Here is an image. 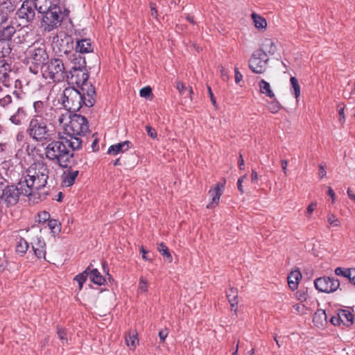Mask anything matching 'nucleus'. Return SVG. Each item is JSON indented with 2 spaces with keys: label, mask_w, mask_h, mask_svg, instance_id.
<instances>
[{
  "label": "nucleus",
  "mask_w": 355,
  "mask_h": 355,
  "mask_svg": "<svg viewBox=\"0 0 355 355\" xmlns=\"http://www.w3.org/2000/svg\"><path fill=\"white\" fill-rule=\"evenodd\" d=\"M83 140L59 133L58 140H51L44 148L46 158L61 168H71L77 164L74 151L82 148Z\"/></svg>",
  "instance_id": "obj_1"
},
{
  "label": "nucleus",
  "mask_w": 355,
  "mask_h": 355,
  "mask_svg": "<svg viewBox=\"0 0 355 355\" xmlns=\"http://www.w3.org/2000/svg\"><path fill=\"white\" fill-rule=\"evenodd\" d=\"M96 91L94 86L80 87H69L63 91L62 105L69 112L75 113L83 105L92 107L96 102Z\"/></svg>",
  "instance_id": "obj_2"
},
{
  "label": "nucleus",
  "mask_w": 355,
  "mask_h": 355,
  "mask_svg": "<svg viewBox=\"0 0 355 355\" xmlns=\"http://www.w3.org/2000/svg\"><path fill=\"white\" fill-rule=\"evenodd\" d=\"M24 184L28 186L34 195L36 191L44 188L49 178V168L43 160L33 162L26 171Z\"/></svg>",
  "instance_id": "obj_3"
},
{
  "label": "nucleus",
  "mask_w": 355,
  "mask_h": 355,
  "mask_svg": "<svg viewBox=\"0 0 355 355\" xmlns=\"http://www.w3.org/2000/svg\"><path fill=\"white\" fill-rule=\"evenodd\" d=\"M33 196L32 190L20 181L17 184L0 182V205L10 207L16 205L21 196Z\"/></svg>",
  "instance_id": "obj_4"
},
{
  "label": "nucleus",
  "mask_w": 355,
  "mask_h": 355,
  "mask_svg": "<svg viewBox=\"0 0 355 355\" xmlns=\"http://www.w3.org/2000/svg\"><path fill=\"white\" fill-rule=\"evenodd\" d=\"M53 119L31 117L26 132L28 137L37 143H48L53 139V130L49 127Z\"/></svg>",
  "instance_id": "obj_5"
},
{
  "label": "nucleus",
  "mask_w": 355,
  "mask_h": 355,
  "mask_svg": "<svg viewBox=\"0 0 355 355\" xmlns=\"http://www.w3.org/2000/svg\"><path fill=\"white\" fill-rule=\"evenodd\" d=\"M27 59L32 64L29 67L30 71L33 74H37L49 59L45 44L34 43L27 50Z\"/></svg>",
  "instance_id": "obj_6"
},
{
  "label": "nucleus",
  "mask_w": 355,
  "mask_h": 355,
  "mask_svg": "<svg viewBox=\"0 0 355 355\" xmlns=\"http://www.w3.org/2000/svg\"><path fill=\"white\" fill-rule=\"evenodd\" d=\"M69 11L59 6L53 7L46 12H41L43 15L41 25L45 31L51 32L61 26L65 17H67Z\"/></svg>",
  "instance_id": "obj_7"
},
{
  "label": "nucleus",
  "mask_w": 355,
  "mask_h": 355,
  "mask_svg": "<svg viewBox=\"0 0 355 355\" xmlns=\"http://www.w3.org/2000/svg\"><path fill=\"white\" fill-rule=\"evenodd\" d=\"M42 76L46 79L49 78L55 83L65 80L66 69L63 61L60 58H51L46 62L41 69Z\"/></svg>",
  "instance_id": "obj_8"
},
{
  "label": "nucleus",
  "mask_w": 355,
  "mask_h": 355,
  "mask_svg": "<svg viewBox=\"0 0 355 355\" xmlns=\"http://www.w3.org/2000/svg\"><path fill=\"white\" fill-rule=\"evenodd\" d=\"M69 119L68 124L64 123L66 127L62 135L76 139H81L80 137L85 135L89 131L87 119L85 116L76 113L69 116Z\"/></svg>",
  "instance_id": "obj_9"
},
{
  "label": "nucleus",
  "mask_w": 355,
  "mask_h": 355,
  "mask_svg": "<svg viewBox=\"0 0 355 355\" xmlns=\"http://www.w3.org/2000/svg\"><path fill=\"white\" fill-rule=\"evenodd\" d=\"M89 73L86 67H71L69 71L66 72L65 79L69 84H75L78 87L93 86L87 83Z\"/></svg>",
  "instance_id": "obj_10"
},
{
  "label": "nucleus",
  "mask_w": 355,
  "mask_h": 355,
  "mask_svg": "<svg viewBox=\"0 0 355 355\" xmlns=\"http://www.w3.org/2000/svg\"><path fill=\"white\" fill-rule=\"evenodd\" d=\"M35 4L33 1L24 0L21 6L16 12L17 18L21 21V24L25 26L29 23L33 22L35 17Z\"/></svg>",
  "instance_id": "obj_11"
},
{
  "label": "nucleus",
  "mask_w": 355,
  "mask_h": 355,
  "mask_svg": "<svg viewBox=\"0 0 355 355\" xmlns=\"http://www.w3.org/2000/svg\"><path fill=\"white\" fill-rule=\"evenodd\" d=\"M314 286L319 292L330 293L338 290L340 282L334 277L324 276L315 279Z\"/></svg>",
  "instance_id": "obj_12"
},
{
  "label": "nucleus",
  "mask_w": 355,
  "mask_h": 355,
  "mask_svg": "<svg viewBox=\"0 0 355 355\" xmlns=\"http://www.w3.org/2000/svg\"><path fill=\"white\" fill-rule=\"evenodd\" d=\"M268 61L269 58L266 55L255 51L249 60V68L255 73H263L266 70Z\"/></svg>",
  "instance_id": "obj_13"
},
{
  "label": "nucleus",
  "mask_w": 355,
  "mask_h": 355,
  "mask_svg": "<svg viewBox=\"0 0 355 355\" xmlns=\"http://www.w3.org/2000/svg\"><path fill=\"white\" fill-rule=\"evenodd\" d=\"M33 109L35 113L32 117H37L42 119H53L56 110L51 106L49 105L46 102L37 101L33 103Z\"/></svg>",
  "instance_id": "obj_14"
},
{
  "label": "nucleus",
  "mask_w": 355,
  "mask_h": 355,
  "mask_svg": "<svg viewBox=\"0 0 355 355\" xmlns=\"http://www.w3.org/2000/svg\"><path fill=\"white\" fill-rule=\"evenodd\" d=\"M225 184V180H223V182L217 183L213 188L209 191V194L211 197V201L207 205V209H212L216 206L219 202L220 198L223 194V189Z\"/></svg>",
  "instance_id": "obj_15"
},
{
  "label": "nucleus",
  "mask_w": 355,
  "mask_h": 355,
  "mask_svg": "<svg viewBox=\"0 0 355 355\" xmlns=\"http://www.w3.org/2000/svg\"><path fill=\"white\" fill-rule=\"evenodd\" d=\"M33 250L35 256L38 259H46V243L41 238L36 236L33 238L31 242Z\"/></svg>",
  "instance_id": "obj_16"
},
{
  "label": "nucleus",
  "mask_w": 355,
  "mask_h": 355,
  "mask_svg": "<svg viewBox=\"0 0 355 355\" xmlns=\"http://www.w3.org/2000/svg\"><path fill=\"white\" fill-rule=\"evenodd\" d=\"M277 51L275 41L270 38H265L262 40L260 48L257 51H261V54L268 55H274Z\"/></svg>",
  "instance_id": "obj_17"
},
{
  "label": "nucleus",
  "mask_w": 355,
  "mask_h": 355,
  "mask_svg": "<svg viewBox=\"0 0 355 355\" xmlns=\"http://www.w3.org/2000/svg\"><path fill=\"white\" fill-rule=\"evenodd\" d=\"M38 12H44L60 5V0H33Z\"/></svg>",
  "instance_id": "obj_18"
},
{
  "label": "nucleus",
  "mask_w": 355,
  "mask_h": 355,
  "mask_svg": "<svg viewBox=\"0 0 355 355\" xmlns=\"http://www.w3.org/2000/svg\"><path fill=\"white\" fill-rule=\"evenodd\" d=\"M15 112L10 116L9 121L14 125H21L25 120L27 113L22 106H17Z\"/></svg>",
  "instance_id": "obj_19"
},
{
  "label": "nucleus",
  "mask_w": 355,
  "mask_h": 355,
  "mask_svg": "<svg viewBox=\"0 0 355 355\" xmlns=\"http://www.w3.org/2000/svg\"><path fill=\"white\" fill-rule=\"evenodd\" d=\"M131 146L132 144L129 141L118 143L116 144L110 146L108 148L107 153L109 155H116L120 153H123L127 151Z\"/></svg>",
  "instance_id": "obj_20"
},
{
  "label": "nucleus",
  "mask_w": 355,
  "mask_h": 355,
  "mask_svg": "<svg viewBox=\"0 0 355 355\" xmlns=\"http://www.w3.org/2000/svg\"><path fill=\"white\" fill-rule=\"evenodd\" d=\"M335 274L338 276H343L355 285V268H343L338 267L335 269Z\"/></svg>",
  "instance_id": "obj_21"
},
{
  "label": "nucleus",
  "mask_w": 355,
  "mask_h": 355,
  "mask_svg": "<svg viewBox=\"0 0 355 355\" xmlns=\"http://www.w3.org/2000/svg\"><path fill=\"white\" fill-rule=\"evenodd\" d=\"M19 106L12 101V96L9 94L0 98V107L6 112H10Z\"/></svg>",
  "instance_id": "obj_22"
},
{
  "label": "nucleus",
  "mask_w": 355,
  "mask_h": 355,
  "mask_svg": "<svg viewBox=\"0 0 355 355\" xmlns=\"http://www.w3.org/2000/svg\"><path fill=\"white\" fill-rule=\"evenodd\" d=\"M76 51L80 53H86L93 51V47L92 46L90 40L83 39L78 40L76 42Z\"/></svg>",
  "instance_id": "obj_23"
},
{
  "label": "nucleus",
  "mask_w": 355,
  "mask_h": 355,
  "mask_svg": "<svg viewBox=\"0 0 355 355\" xmlns=\"http://www.w3.org/2000/svg\"><path fill=\"white\" fill-rule=\"evenodd\" d=\"M227 298L231 306L232 311L236 312L238 304V291L236 288L230 287L226 293Z\"/></svg>",
  "instance_id": "obj_24"
},
{
  "label": "nucleus",
  "mask_w": 355,
  "mask_h": 355,
  "mask_svg": "<svg viewBox=\"0 0 355 355\" xmlns=\"http://www.w3.org/2000/svg\"><path fill=\"white\" fill-rule=\"evenodd\" d=\"M301 278L302 274L300 270L298 269L292 271L288 276V284L292 291H295L297 288V286Z\"/></svg>",
  "instance_id": "obj_25"
},
{
  "label": "nucleus",
  "mask_w": 355,
  "mask_h": 355,
  "mask_svg": "<svg viewBox=\"0 0 355 355\" xmlns=\"http://www.w3.org/2000/svg\"><path fill=\"white\" fill-rule=\"evenodd\" d=\"M327 316L326 312L323 309H318L313 317V322L315 326L322 327L327 324Z\"/></svg>",
  "instance_id": "obj_26"
},
{
  "label": "nucleus",
  "mask_w": 355,
  "mask_h": 355,
  "mask_svg": "<svg viewBox=\"0 0 355 355\" xmlns=\"http://www.w3.org/2000/svg\"><path fill=\"white\" fill-rule=\"evenodd\" d=\"M16 33V28L12 25L3 27L0 29V40L11 42L12 37Z\"/></svg>",
  "instance_id": "obj_27"
},
{
  "label": "nucleus",
  "mask_w": 355,
  "mask_h": 355,
  "mask_svg": "<svg viewBox=\"0 0 355 355\" xmlns=\"http://www.w3.org/2000/svg\"><path fill=\"white\" fill-rule=\"evenodd\" d=\"M338 311V318L341 319L342 323L347 327L351 326L354 322V315L346 309H339Z\"/></svg>",
  "instance_id": "obj_28"
},
{
  "label": "nucleus",
  "mask_w": 355,
  "mask_h": 355,
  "mask_svg": "<svg viewBox=\"0 0 355 355\" xmlns=\"http://www.w3.org/2000/svg\"><path fill=\"white\" fill-rule=\"evenodd\" d=\"M79 173L78 170H73L72 168H69L67 173H64L63 178V183L67 186L69 187L73 184L78 175Z\"/></svg>",
  "instance_id": "obj_29"
},
{
  "label": "nucleus",
  "mask_w": 355,
  "mask_h": 355,
  "mask_svg": "<svg viewBox=\"0 0 355 355\" xmlns=\"http://www.w3.org/2000/svg\"><path fill=\"white\" fill-rule=\"evenodd\" d=\"M89 273V279L93 283L100 286L104 284L105 279L103 275H101L97 269L90 268Z\"/></svg>",
  "instance_id": "obj_30"
},
{
  "label": "nucleus",
  "mask_w": 355,
  "mask_h": 355,
  "mask_svg": "<svg viewBox=\"0 0 355 355\" xmlns=\"http://www.w3.org/2000/svg\"><path fill=\"white\" fill-rule=\"evenodd\" d=\"M71 62L73 64L71 67H86V61L80 53L76 51L70 56Z\"/></svg>",
  "instance_id": "obj_31"
},
{
  "label": "nucleus",
  "mask_w": 355,
  "mask_h": 355,
  "mask_svg": "<svg viewBox=\"0 0 355 355\" xmlns=\"http://www.w3.org/2000/svg\"><path fill=\"white\" fill-rule=\"evenodd\" d=\"M260 93L265 94L269 98H274L275 94L271 89L270 84L265 80H261L259 83Z\"/></svg>",
  "instance_id": "obj_32"
},
{
  "label": "nucleus",
  "mask_w": 355,
  "mask_h": 355,
  "mask_svg": "<svg viewBox=\"0 0 355 355\" xmlns=\"http://www.w3.org/2000/svg\"><path fill=\"white\" fill-rule=\"evenodd\" d=\"M125 342L128 346L135 349L139 343L137 338V333L135 330L129 331L128 335L125 336Z\"/></svg>",
  "instance_id": "obj_33"
},
{
  "label": "nucleus",
  "mask_w": 355,
  "mask_h": 355,
  "mask_svg": "<svg viewBox=\"0 0 355 355\" xmlns=\"http://www.w3.org/2000/svg\"><path fill=\"white\" fill-rule=\"evenodd\" d=\"M12 51L10 42L0 40V58H4L10 55Z\"/></svg>",
  "instance_id": "obj_34"
},
{
  "label": "nucleus",
  "mask_w": 355,
  "mask_h": 355,
  "mask_svg": "<svg viewBox=\"0 0 355 355\" xmlns=\"http://www.w3.org/2000/svg\"><path fill=\"white\" fill-rule=\"evenodd\" d=\"M252 18L253 19L254 26L257 28H266L267 26V21L265 18L259 15L258 14L253 12L252 14Z\"/></svg>",
  "instance_id": "obj_35"
},
{
  "label": "nucleus",
  "mask_w": 355,
  "mask_h": 355,
  "mask_svg": "<svg viewBox=\"0 0 355 355\" xmlns=\"http://www.w3.org/2000/svg\"><path fill=\"white\" fill-rule=\"evenodd\" d=\"M270 98L272 100L268 102L267 107L271 113L276 114L282 108V106L280 103L275 98V96Z\"/></svg>",
  "instance_id": "obj_36"
},
{
  "label": "nucleus",
  "mask_w": 355,
  "mask_h": 355,
  "mask_svg": "<svg viewBox=\"0 0 355 355\" xmlns=\"http://www.w3.org/2000/svg\"><path fill=\"white\" fill-rule=\"evenodd\" d=\"M60 45L61 48L60 49V53L67 54L70 51L69 49L73 48V42L70 41L69 38H65L64 40H61L60 42Z\"/></svg>",
  "instance_id": "obj_37"
},
{
  "label": "nucleus",
  "mask_w": 355,
  "mask_h": 355,
  "mask_svg": "<svg viewBox=\"0 0 355 355\" xmlns=\"http://www.w3.org/2000/svg\"><path fill=\"white\" fill-rule=\"evenodd\" d=\"M157 249L162 254L163 257H165L167 259H168L169 262H172V256L169 252L168 248L164 243H159L157 245Z\"/></svg>",
  "instance_id": "obj_38"
},
{
  "label": "nucleus",
  "mask_w": 355,
  "mask_h": 355,
  "mask_svg": "<svg viewBox=\"0 0 355 355\" xmlns=\"http://www.w3.org/2000/svg\"><path fill=\"white\" fill-rule=\"evenodd\" d=\"M290 82H291V87L293 89V93H294L295 97L296 99H297L299 98V96H300V87L298 83V80L295 77L292 76L290 78Z\"/></svg>",
  "instance_id": "obj_39"
},
{
  "label": "nucleus",
  "mask_w": 355,
  "mask_h": 355,
  "mask_svg": "<svg viewBox=\"0 0 355 355\" xmlns=\"http://www.w3.org/2000/svg\"><path fill=\"white\" fill-rule=\"evenodd\" d=\"M28 246L29 245L27 241L23 238H20L17 245V251L21 254H24L28 249Z\"/></svg>",
  "instance_id": "obj_40"
},
{
  "label": "nucleus",
  "mask_w": 355,
  "mask_h": 355,
  "mask_svg": "<svg viewBox=\"0 0 355 355\" xmlns=\"http://www.w3.org/2000/svg\"><path fill=\"white\" fill-rule=\"evenodd\" d=\"M327 222L332 227H340L341 225L340 219H338L333 213L327 214Z\"/></svg>",
  "instance_id": "obj_41"
},
{
  "label": "nucleus",
  "mask_w": 355,
  "mask_h": 355,
  "mask_svg": "<svg viewBox=\"0 0 355 355\" xmlns=\"http://www.w3.org/2000/svg\"><path fill=\"white\" fill-rule=\"evenodd\" d=\"M3 69L0 73V82L3 83L5 85H8L10 83V76L7 71H10V65L8 64V67H5Z\"/></svg>",
  "instance_id": "obj_42"
},
{
  "label": "nucleus",
  "mask_w": 355,
  "mask_h": 355,
  "mask_svg": "<svg viewBox=\"0 0 355 355\" xmlns=\"http://www.w3.org/2000/svg\"><path fill=\"white\" fill-rule=\"evenodd\" d=\"M91 265L89 266L83 272L77 275L74 277V280L77 282H85L87 280V277H89V270H90Z\"/></svg>",
  "instance_id": "obj_43"
},
{
  "label": "nucleus",
  "mask_w": 355,
  "mask_h": 355,
  "mask_svg": "<svg viewBox=\"0 0 355 355\" xmlns=\"http://www.w3.org/2000/svg\"><path fill=\"white\" fill-rule=\"evenodd\" d=\"M48 226L53 233H57L60 231V224L57 220L49 219L48 220Z\"/></svg>",
  "instance_id": "obj_44"
},
{
  "label": "nucleus",
  "mask_w": 355,
  "mask_h": 355,
  "mask_svg": "<svg viewBox=\"0 0 355 355\" xmlns=\"http://www.w3.org/2000/svg\"><path fill=\"white\" fill-rule=\"evenodd\" d=\"M338 114H339V121L340 123H343L345 121V114H344V110H345V104L343 103H340L337 106Z\"/></svg>",
  "instance_id": "obj_45"
},
{
  "label": "nucleus",
  "mask_w": 355,
  "mask_h": 355,
  "mask_svg": "<svg viewBox=\"0 0 355 355\" xmlns=\"http://www.w3.org/2000/svg\"><path fill=\"white\" fill-rule=\"evenodd\" d=\"M38 217V222L39 223H45L46 221H48L50 218V214L49 212L44 211L42 212H40L37 214Z\"/></svg>",
  "instance_id": "obj_46"
},
{
  "label": "nucleus",
  "mask_w": 355,
  "mask_h": 355,
  "mask_svg": "<svg viewBox=\"0 0 355 355\" xmlns=\"http://www.w3.org/2000/svg\"><path fill=\"white\" fill-rule=\"evenodd\" d=\"M57 334H58V336L59 337V338L62 341H65L67 342V332H66V330L64 329H62V328H60V327H58L57 328Z\"/></svg>",
  "instance_id": "obj_47"
},
{
  "label": "nucleus",
  "mask_w": 355,
  "mask_h": 355,
  "mask_svg": "<svg viewBox=\"0 0 355 355\" xmlns=\"http://www.w3.org/2000/svg\"><path fill=\"white\" fill-rule=\"evenodd\" d=\"M139 93L141 97L146 98L152 94V89L149 86H147L141 89Z\"/></svg>",
  "instance_id": "obj_48"
},
{
  "label": "nucleus",
  "mask_w": 355,
  "mask_h": 355,
  "mask_svg": "<svg viewBox=\"0 0 355 355\" xmlns=\"http://www.w3.org/2000/svg\"><path fill=\"white\" fill-rule=\"evenodd\" d=\"M139 289L141 292H146L148 290L147 280L145 279L144 277L140 278Z\"/></svg>",
  "instance_id": "obj_49"
},
{
  "label": "nucleus",
  "mask_w": 355,
  "mask_h": 355,
  "mask_svg": "<svg viewBox=\"0 0 355 355\" xmlns=\"http://www.w3.org/2000/svg\"><path fill=\"white\" fill-rule=\"evenodd\" d=\"M146 129L149 137H150L153 139H155L157 137V132L155 129H154L150 125H146Z\"/></svg>",
  "instance_id": "obj_50"
},
{
  "label": "nucleus",
  "mask_w": 355,
  "mask_h": 355,
  "mask_svg": "<svg viewBox=\"0 0 355 355\" xmlns=\"http://www.w3.org/2000/svg\"><path fill=\"white\" fill-rule=\"evenodd\" d=\"M176 88L178 90L179 93L181 95H184L185 92H187V88L183 83L182 82H177Z\"/></svg>",
  "instance_id": "obj_51"
},
{
  "label": "nucleus",
  "mask_w": 355,
  "mask_h": 355,
  "mask_svg": "<svg viewBox=\"0 0 355 355\" xmlns=\"http://www.w3.org/2000/svg\"><path fill=\"white\" fill-rule=\"evenodd\" d=\"M338 317L339 311H338L337 314L336 315H333L330 319L331 323L334 326L339 325L342 322L341 319H339Z\"/></svg>",
  "instance_id": "obj_52"
},
{
  "label": "nucleus",
  "mask_w": 355,
  "mask_h": 355,
  "mask_svg": "<svg viewBox=\"0 0 355 355\" xmlns=\"http://www.w3.org/2000/svg\"><path fill=\"white\" fill-rule=\"evenodd\" d=\"M234 73H235V82L236 83L239 84L243 79V75L240 73L239 71V69L237 67L234 68Z\"/></svg>",
  "instance_id": "obj_53"
},
{
  "label": "nucleus",
  "mask_w": 355,
  "mask_h": 355,
  "mask_svg": "<svg viewBox=\"0 0 355 355\" xmlns=\"http://www.w3.org/2000/svg\"><path fill=\"white\" fill-rule=\"evenodd\" d=\"M167 336L168 331L166 329L159 331V337L162 343H164L165 341V339L167 337Z\"/></svg>",
  "instance_id": "obj_54"
},
{
  "label": "nucleus",
  "mask_w": 355,
  "mask_h": 355,
  "mask_svg": "<svg viewBox=\"0 0 355 355\" xmlns=\"http://www.w3.org/2000/svg\"><path fill=\"white\" fill-rule=\"evenodd\" d=\"M8 20L7 14L0 10V26Z\"/></svg>",
  "instance_id": "obj_55"
},
{
  "label": "nucleus",
  "mask_w": 355,
  "mask_h": 355,
  "mask_svg": "<svg viewBox=\"0 0 355 355\" xmlns=\"http://www.w3.org/2000/svg\"><path fill=\"white\" fill-rule=\"evenodd\" d=\"M69 116H72L71 114H69V113L61 114L60 116L58 119V121L60 124H62L64 123V121H66L68 118L69 119Z\"/></svg>",
  "instance_id": "obj_56"
},
{
  "label": "nucleus",
  "mask_w": 355,
  "mask_h": 355,
  "mask_svg": "<svg viewBox=\"0 0 355 355\" xmlns=\"http://www.w3.org/2000/svg\"><path fill=\"white\" fill-rule=\"evenodd\" d=\"M317 206V203L315 202H311L306 209L307 214H312L314 209H315Z\"/></svg>",
  "instance_id": "obj_57"
},
{
  "label": "nucleus",
  "mask_w": 355,
  "mask_h": 355,
  "mask_svg": "<svg viewBox=\"0 0 355 355\" xmlns=\"http://www.w3.org/2000/svg\"><path fill=\"white\" fill-rule=\"evenodd\" d=\"M327 195L331 197L332 203L335 202V193L331 187H328Z\"/></svg>",
  "instance_id": "obj_58"
},
{
  "label": "nucleus",
  "mask_w": 355,
  "mask_h": 355,
  "mask_svg": "<svg viewBox=\"0 0 355 355\" xmlns=\"http://www.w3.org/2000/svg\"><path fill=\"white\" fill-rule=\"evenodd\" d=\"M207 89H208V92H209V97H210L211 103L213 104L214 106H215L216 105V99L212 93L211 89L209 86L207 87Z\"/></svg>",
  "instance_id": "obj_59"
},
{
  "label": "nucleus",
  "mask_w": 355,
  "mask_h": 355,
  "mask_svg": "<svg viewBox=\"0 0 355 355\" xmlns=\"http://www.w3.org/2000/svg\"><path fill=\"white\" fill-rule=\"evenodd\" d=\"M140 252L142 254V258L145 260H151L152 259L147 256L148 251L143 246L141 247Z\"/></svg>",
  "instance_id": "obj_60"
},
{
  "label": "nucleus",
  "mask_w": 355,
  "mask_h": 355,
  "mask_svg": "<svg viewBox=\"0 0 355 355\" xmlns=\"http://www.w3.org/2000/svg\"><path fill=\"white\" fill-rule=\"evenodd\" d=\"M92 148L93 151L96 152L98 150V139H95L92 144Z\"/></svg>",
  "instance_id": "obj_61"
},
{
  "label": "nucleus",
  "mask_w": 355,
  "mask_h": 355,
  "mask_svg": "<svg viewBox=\"0 0 355 355\" xmlns=\"http://www.w3.org/2000/svg\"><path fill=\"white\" fill-rule=\"evenodd\" d=\"M347 193L349 198L355 202V194L354 193L353 191L350 188H348V189L347 191Z\"/></svg>",
  "instance_id": "obj_62"
},
{
  "label": "nucleus",
  "mask_w": 355,
  "mask_h": 355,
  "mask_svg": "<svg viewBox=\"0 0 355 355\" xmlns=\"http://www.w3.org/2000/svg\"><path fill=\"white\" fill-rule=\"evenodd\" d=\"M326 171L324 167L322 165L319 166V175L321 178H324L326 175Z\"/></svg>",
  "instance_id": "obj_63"
},
{
  "label": "nucleus",
  "mask_w": 355,
  "mask_h": 355,
  "mask_svg": "<svg viewBox=\"0 0 355 355\" xmlns=\"http://www.w3.org/2000/svg\"><path fill=\"white\" fill-rule=\"evenodd\" d=\"M257 180H258V173L254 170H252V173H251V181H252V182H255L257 181Z\"/></svg>",
  "instance_id": "obj_64"
}]
</instances>
